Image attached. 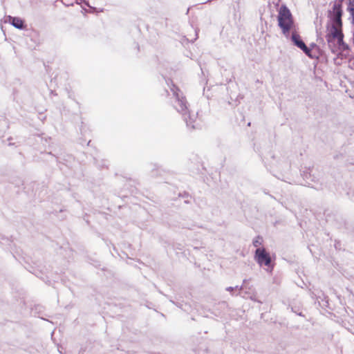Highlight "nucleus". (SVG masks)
I'll use <instances>...</instances> for the list:
<instances>
[{"label": "nucleus", "mask_w": 354, "mask_h": 354, "mask_svg": "<svg viewBox=\"0 0 354 354\" xmlns=\"http://www.w3.org/2000/svg\"><path fill=\"white\" fill-rule=\"evenodd\" d=\"M278 24L284 35H288L294 27V19L290 10L286 6H281L278 14Z\"/></svg>", "instance_id": "nucleus-1"}, {"label": "nucleus", "mask_w": 354, "mask_h": 354, "mask_svg": "<svg viewBox=\"0 0 354 354\" xmlns=\"http://www.w3.org/2000/svg\"><path fill=\"white\" fill-rule=\"evenodd\" d=\"M254 259L260 266H269L271 263L270 254L265 248H257L255 251Z\"/></svg>", "instance_id": "nucleus-2"}, {"label": "nucleus", "mask_w": 354, "mask_h": 354, "mask_svg": "<svg viewBox=\"0 0 354 354\" xmlns=\"http://www.w3.org/2000/svg\"><path fill=\"white\" fill-rule=\"evenodd\" d=\"M177 100H178V104L176 106L177 111L183 114L185 116V119L186 120L187 125H191L192 122H189L187 118V115L189 114L188 108L187 106V101L185 97L180 98L178 95H176Z\"/></svg>", "instance_id": "nucleus-3"}, {"label": "nucleus", "mask_w": 354, "mask_h": 354, "mask_svg": "<svg viewBox=\"0 0 354 354\" xmlns=\"http://www.w3.org/2000/svg\"><path fill=\"white\" fill-rule=\"evenodd\" d=\"M342 12L339 5L333 6V26L342 27Z\"/></svg>", "instance_id": "nucleus-4"}, {"label": "nucleus", "mask_w": 354, "mask_h": 354, "mask_svg": "<svg viewBox=\"0 0 354 354\" xmlns=\"http://www.w3.org/2000/svg\"><path fill=\"white\" fill-rule=\"evenodd\" d=\"M292 39L295 44L299 48H301L308 56L310 57V50L306 46L304 42L300 39L299 35L297 34H292Z\"/></svg>", "instance_id": "nucleus-5"}, {"label": "nucleus", "mask_w": 354, "mask_h": 354, "mask_svg": "<svg viewBox=\"0 0 354 354\" xmlns=\"http://www.w3.org/2000/svg\"><path fill=\"white\" fill-rule=\"evenodd\" d=\"M342 27L333 26L331 30V35L333 38H336L339 42L343 39V34L341 30Z\"/></svg>", "instance_id": "nucleus-6"}, {"label": "nucleus", "mask_w": 354, "mask_h": 354, "mask_svg": "<svg viewBox=\"0 0 354 354\" xmlns=\"http://www.w3.org/2000/svg\"><path fill=\"white\" fill-rule=\"evenodd\" d=\"M9 21L14 26L15 28L19 29H23L24 26V21L19 17H9Z\"/></svg>", "instance_id": "nucleus-7"}, {"label": "nucleus", "mask_w": 354, "mask_h": 354, "mask_svg": "<svg viewBox=\"0 0 354 354\" xmlns=\"http://www.w3.org/2000/svg\"><path fill=\"white\" fill-rule=\"evenodd\" d=\"M263 239L261 236H257L254 241H253V245L256 248H259V247L262 244Z\"/></svg>", "instance_id": "nucleus-8"}, {"label": "nucleus", "mask_w": 354, "mask_h": 354, "mask_svg": "<svg viewBox=\"0 0 354 354\" xmlns=\"http://www.w3.org/2000/svg\"><path fill=\"white\" fill-rule=\"evenodd\" d=\"M350 12H351V15L353 18V21H354V8H351L350 10Z\"/></svg>", "instance_id": "nucleus-9"}]
</instances>
